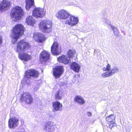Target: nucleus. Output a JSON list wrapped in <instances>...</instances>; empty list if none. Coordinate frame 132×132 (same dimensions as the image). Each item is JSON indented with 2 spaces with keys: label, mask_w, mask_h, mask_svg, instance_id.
<instances>
[{
  "label": "nucleus",
  "mask_w": 132,
  "mask_h": 132,
  "mask_svg": "<svg viewBox=\"0 0 132 132\" xmlns=\"http://www.w3.org/2000/svg\"><path fill=\"white\" fill-rule=\"evenodd\" d=\"M54 129V125L52 122L48 121L45 123V128H44V130L50 132L52 131Z\"/></svg>",
  "instance_id": "nucleus-19"
},
{
  "label": "nucleus",
  "mask_w": 132,
  "mask_h": 132,
  "mask_svg": "<svg viewBox=\"0 0 132 132\" xmlns=\"http://www.w3.org/2000/svg\"><path fill=\"white\" fill-rule=\"evenodd\" d=\"M76 53L75 50H69L67 53V55L69 58H72L74 57Z\"/></svg>",
  "instance_id": "nucleus-26"
},
{
  "label": "nucleus",
  "mask_w": 132,
  "mask_h": 132,
  "mask_svg": "<svg viewBox=\"0 0 132 132\" xmlns=\"http://www.w3.org/2000/svg\"><path fill=\"white\" fill-rule=\"evenodd\" d=\"M74 101L80 104H83L85 103L84 99L81 96L77 95L74 98Z\"/></svg>",
  "instance_id": "nucleus-24"
},
{
  "label": "nucleus",
  "mask_w": 132,
  "mask_h": 132,
  "mask_svg": "<svg viewBox=\"0 0 132 132\" xmlns=\"http://www.w3.org/2000/svg\"><path fill=\"white\" fill-rule=\"evenodd\" d=\"M31 45L28 42L24 39H22L18 42L16 43L15 51L19 53V59L25 62H27L31 59V56L27 53L20 54V53L24 52L30 49Z\"/></svg>",
  "instance_id": "nucleus-1"
},
{
  "label": "nucleus",
  "mask_w": 132,
  "mask_h": 132,
  "mask_svg": "<svg viewBox=\"0 0 132 132\" xmlns=\"http://www.w3.org/2000/svg\"><path fill=\"white\" fill-rule=\"evenodd\" d=\"M27 24L30 25H33L35 23V20L32 16H28L26 19Z\"/></svg>",
  "instance_id": "nucleus-22"
},
{
  "label": "nucleus",
  "mask_w": 132,
  "mask_h": 132,
  "mask_svg": "<svg viewBox=\"0 0 132 132\" xmlns=\"http://www.w3.org/2000/svg\"><path fill=\"white\" fill-rule=\"evenodd\" d=\"M33 37L35 39L37 38L36 41L39 43H42L44 42L46 39L45 36L42 34L39 33H35L34 34Z\"/></svg>",
  "instance_id": "nucleus-17"
},
{
  "label": "nucleus",
  "mask_w": 132,
  "mask_h": 132,
  "mask_svg": "<svg viewBox=\"0 0 132 132\" xmlns=\"http://www.w3.org/2000/svg\"><path fill=\"white\" fill-rule=\"evenodd\" d=\"M63 96V93L60 90L57 91L55 94L54 98L56 100H59L62 99Z\"/></svg>",
  "instance_id": "nucleus-21"
},
{
  "label": "nucleus",
  "mask_w": 132,
  "mask_h": 132,
  "mask_svg": "<svg viewBox=\"0 0 132 132\" xmlns=\"http://www.w3.org/2000/svg\"><path fill=\"white\" fill-rule=\"evenodd\" d=\"M20 101L21 102H24L27 104H30L33 103L34 99L29 93L26 92L21 95Z\"/></svg>",
  "instance_id": "nucleus-6"
},
{
  "label": "nucleus",
  "mask_w": 132,
  "mask_h": 132,
  "mask_svg": "<svg viewBox=\"0 0 132 132\" xmlns=\"http://www.w3.org/2000/svg\"><path fill=\"white\" fill-rule=\"evenodd\" d=\"M2 39L1 36H0V45L2 44Z\"/></svg>",
  "instance_id": "nucleus-28"
},
{
  "label": "nucleus",
  "mask_w": 132,
  "mask_h": 132,
  "mask_svg": "<svg viewBox=\"0 0 132 132\" xmlns=\"http://www.w3.org/2000/svg\"><path fill=\"white\" fill-rule=\"evenodd\" d=\"M70 15L68 11L63 9H61L58 11L56 13L55 16L58 18L65 19Z\"/></svg>",
  "instance_id": "nucleus-10"
},
{
  "label": "nucleus",
  "mask_w": 132,
  "mask_h": 132,
  "mask_svg": "<svg viewBox=\"0 0 132 132\" xmlns=\"http://www.w3.org/2000/svg\"><path fill=\"white\" fill-rule=\"evenodd\" d=\"M11 3L9 0H2L0 4V12L4 10H7L10 9Z\"/></svg>",
  "instance_id": "nucleus-13"
},
{
  "label": "nucleus",
  "mask_w": 132,
  "mask_h": 132,
  "mask_svg": "<svg viewBox=\"0 0 132 132\" xmlns=\"http://www.w3.org/2000/svg\"><path fill=\"white\" fill-rule=\"evenodd\" d=\"M24 14L23 10L20 7L16 6L12 9L10 15L13 20L16 21L20 20Z\"/></svg>",
  "instance_id": "nucleus-3"
},
{
  "label": "nucleus",
  "mask_w": 132,
  "mask_h": 132,
  "mask_svg": "<svg viewBox=\"0 0 132 132\" xmlns=\"http://www.w3.org/2000/svg\"><path fill=\"white\" fill-rule=\"evenodd\" d=\"M67 19L65 21V23L71 26L76 25L78 21L77 18L71 15H70Z\"/></svg>",
  "instance_id": "nucleus-14"
},
{
  "label": "nucleus",
  "mask_w": 132,
  "mask_h": 132,
  "mask_svg": "<svg viewBox=\"0 0 132 132\" xmlns=\"http://www.w3.org/2000/svg\"><path fill=\"white\" fill-rule=\"evenodd\" d=\"M19 123V120L16 117L10 118L8 120L9 127L10 129H14L18 126Z\"/></svg>",
  "instance_id": "nucleus-12"
},
{
  "label": "nucleus",
  "mask_w": 132,
  "mask_h": 132,
  "mask_svg": "<svg viewBox=\"0 0 132 132\" xmlns=\"http://www.w3.org/2000/svg\"><path fill=\"white\" fill-rule=\"evenodd\" d=\"M107 125H108V126L107 125V126L109 127V128L111 129L117 126V123L114 122L110 123H108V124H107Z\"/></svg>",
  "instance_id": "nucleus-27"
},
{
  "label": "nucleus",
  "mask_w": 132,
  "mask_h": 132,
  "mask_svg": "<svg viewBox=\"0 0 132 132\" xmlns=\"http://www.w3.org/2000/svg\"><path fill=\"white\" fill-rule=\"evenodd\" d=\"M26 8L28 10L34 5V0H26Z\"/></svg>",
  "instance_id": "nucleus-23"
},
{
  "label": "nucleus",
  "mask_w": 132,
  "mask_h": 132,
  "mask_svg": "<svg viewBox=\"0 0 132 132\" xmlns=\"http://www.w3.org/2000/svg\"><path fill=\"white\" fill-rule=\"evenodd\" d=\"M70 68L75 72H78L79 71L80 67L78 63L74 62H72L71 64Z\"/></svg>",
  "instance_id": "nucleus-20"
},
{
  "label": "nucleus",
  "mask_w": 132,
  "mask_h": 132,
  "mask_svg": "<svg viewBox=\"0 0 132 132\" xmlns=\"http://www.w3.org/2000/svg\"><path fill=\"white\" fill-rule=\"evenodd\" d=\"M111 65L110 64L108 63L106 66V67H103L102 68V70L104 71H108V72H106L102 74V76L103 77L105 78L111 76L117 72L119 71L118 68L116 67H115L111 69Z\"/></svg>",
  "instance_id": "nucleus-5"
},
{
  "label": "nucleus",
  "mask_w": 132,
  "mask_h": 132,
  "mask_svg": "<svg viewBox=\"0 0 132 132\" xmlns=\"http://www.w3.org/2000/svg\"><path fill=\"white\" fill-rule=\"evenodd\" d=\"M58 62L65 64H67L71 63V60L66 55H62L59 56L57 59Z\"/></svg>",
  "instance_id": "nucleus-16"
},
{
  "label": "nucleus",
  "mask_w": 132,
  "mask_h": 132,
  "mask_svg": "<svg viewBox=\"0 0 132 132\" xmlns=\"http://www.w3.org/2000/svg\"><path fill=\"white\" fill-rule=\"evenodd\" d=\"M52 23L50 21L43 20L40 22L39 28L43 32L48 33L52 31Z\"/></svg>",
  "instance_id": "nucleus-4"
},
{
  "label": "nucleus",
  "mask_w": 132,
  "mask_h": 132,
  "mask_svg": "<svg viewBox=\"0 0 132 132\" xmlns=\"http://www.w3.org/2000/svg\"><path fill=\"white\" fill-rule=\"evenodd\" d=\"M51 51L52 53L55 55H57L61 53V48L59 47V44L57 41H54L51 46Z\"/></svg>",
  "instance_id": "nucleus-9"
},
{
  "label": "nucleus",
  "mask_w": 132,
  "mask_h": 132,
  "mask_svg": "<svg viewBox=\"0 0 132 132\" xmlns=\"http://www.w3.org/2000/svg\"><path fill=\"white\" fill-rule=\"evenodd\" d=\"M53 109L52 111L54 112L57 111H60L62 110V104L59 102L57 101H54L52 103Z\"/></svg>",
  "instance_id": "nucleus-18"
},
{
  "label": "nucleus",
  "mask_w": 132,
  "mask_h": 132,
  "mask_svg": "<svg viewBox=\"0 0 132 132\" xmlns=\"http://www.w3.org/2000/svg\"><path fill=\"white\" fill-rule=\"evenodd\" d=\"M26 29L21 24H17L13 27L12 30L11 37L16 42L20 37L24 35Z\"/></svg>",
  "instance_id": "nucleus-2"
},
{
  "label": "nucleus",
  "mask_w": 132,
  "mask_h": 132,
  "mask_svg": "<svg viewBox=\"0 0 132 132\" xmlns=\"http://www.w3.org/2000/svg\"><path fill=\"white\" fill-rule=\"evenodd\" d=\"M53 75L55 78L60 77L64 71L63 66L62 65L56 66L53 69Z\"/></svg>",
  "instance_id": "nucleus-11"
},
{
  "label": "nucleus",
  "mask_w": 132,
  "mask_h": 132,
  "mask_svg": "<svg viewBox=\"0 0 132 132\" xmlns=\"http://www.w3.org/2000/svg\"><path fill=\"white\" fill-rule=\"evenodd\" d=\"M50 57V53L45 50H44L40 54L39 59L40 60H42L43 61L45 62L48 61Z\"/></svg>",
  "instance_id": "nucleus-15"
},
{
  "label": "nucleus",
  "mask_w": 132,
  "mask_h": 132,
  "mask_svg": "<svg viewBox=\"0 0 132 132\" xmlns=\"http://www.w3.org/2000/svg\"><path fill=\"white\" fill-rule=\"evenodd\" d=\"M40 74L39 72L35 69H27L25 72L24 76L27 78H29L31 77L35 78H37Z\"/></svg>",
  "instance_id": "nucleus-7"
},
{
  "label": "nucleus",
  "mask_w": 132,
  "mask_h": 132,
  "mask_svg": "<svg viewBox=\"0 0 132 132\" xmlns=\"http://www.w3.org/2000/svg\"><path fill=\"white\" fill-rule=\"evenodd\" d=\"M87 114L88 116H91V113L90 112H87Z\"/></svg>",
  "instance_id": "nucleus-29"
},
{
  "label": "nucleus",
  "mask_w": 132,
  "mask_h": 132,
  "mask_svg": "<svg viewBox=\"0 0 132 132\" xmlns=\"http://www.w3.org/2000/svg\"><path fill=\"white\" fill-rule=\"evenodd\" d=\"M116 116L113 114H111L107 117L106 118V120L107 123H110L114 122L115 120Z\"/></svg>",
  "instance_id": "nucleus-25"
},
{
  "label": "nucleus",
  "mask_w": 132,
  "mask_h": 132,
  "mask_svg": "<svg viewBox=\"0 0 132 132\" xmlns=\"http://www.w3.org/2000/svg\"><path fill=\"white\" fill-rule=\"evenodd\" d=\"M32 15L35 18H38L44 16L45 14L44 10L40 7L35 8L32 12Z\"/></svg>",
  "instance_id": "nucleus-8"
}]
</instances>
